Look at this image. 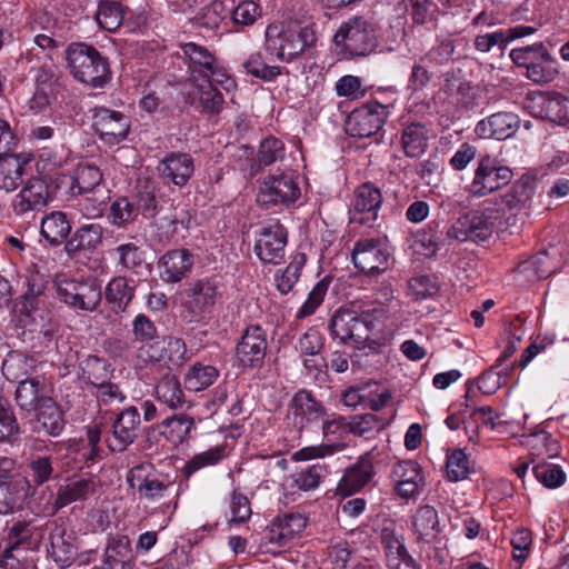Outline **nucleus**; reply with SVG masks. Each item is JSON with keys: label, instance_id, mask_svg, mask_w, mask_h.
I'll list each match as a JSON object with an SVG mask.
<instances>
[{"label": "nucleus", "instance_id": "20", "mask_svg": "<svg viewBox=\"0 0 569 569\" xmlns=\"http://www.w3.org/2000/svg\"><path fill=\"white\" fill-rule=\"evenodd\" d=\"M140 415L136 407H128L118 416L112 426V436L108 439V447L111 451L122 452L137 438Z\"/></svg>", "mask_w": 569, "mask_h": 569}, {"label": "nucleus", "instance_id": "52", "mask_svg": "<svg viewBox=\"0 0 569 569\" xmlns=\"http://www.w3.org/2000/svg\"><path fill=\"white\" fill-rule=\"evenodd\" d=\"M506 339H507L506 346H505V349H503L501 356L498 358L496 365L493 367H491V369L488 372L482 375V377L480 378L481 383L485 385L487 381H492L495 388L499 387L500 386V376L501 375L507 376L509 373V370H510L509 368H502L500 370H498V369L502 367V363L506 359H508L511 355L515 353V351L517 350V346H518L519 341L521 340V337L517 336L515 333L508 332Z\"/></svg>", "mask_w": 569, "mask_h": 569}, {"label": "nucleus", "instance_id": "60", "mask_svg": "<svg viewBox=\"0 0 569 569\" xmlns=\"http://www.w3.org/2000/svg\"><path fill=\"white\" fill-rule=\"evenodd\" d=\"M536 479L546 488L556 489L566 481V473L560 466L553 463H538L532 469Z\"/></svg>", "mask_w": 569, "mask_h": 569}, {"label": "nucleus", "instance_id": "32", "mask_svg": "<svg viewBox=\"0 0 569 569\" xmlns=\"http://www.w3.org/2000/svg\"><path fill=\"white\" fill-rule=\"evenodd\" d=\"M539 114L560 126L569 123V96L547 92L539 96Z\"/></svg>", "mask_w": 569, "mask_h": 569}, {"label": "nucleus", "instance_id": "16", "mask_svg": "<svg viewBox=\"0 0 569 569\" xmlns=\"http://www.w3.org/2000/svg\"><path fill=\"white\" fill-rule=\"evenodd\" d=\"M93 127L100 139L108 144H117L124 140L130 130L128 117L107 108H96L93 111Z\"/></svg>", "mask_w": 569, "mask_h": 569}, {"label": "nucleus", "instance_id": "5", "mask_svg": "<svg viewBox=\"0 0 569 569\" xmlns=\"http://www.w3.org/2000/svg\"><path fill=\"white\" fill-rule=\"evenodd\" d=\"M333 42L341 53L351 57L366 56L377 44L375 30L363 17H351L343 21L335 33Z\"/></svg>", "mask_w": 569, "mask_h": 569}, {"label": "nucleus", "instance_id": "21", "mask_svg": "<svg viewBox=\"0 0 569 569\" xmlns=\"http://www.w3.org/2000/svg\"><path fill=\"white\" fill-rule=\"evenodd\" d=\"M157 170L163 180L183 187L194 172L193 158L186 152H170L159 162Z\"/></svg>", "mask_w": 569, "mask_h": 569}, {"label": "nucleus", "instance_id": "12", "mask_svg": "<svg viewBox=\"0 0 569 569\" xmlns=\"http://www.w3.org/2000/svg\"><path fill=\"white\" fill-rule=\"evenodd\" d=\"M138 358L143 362H157L168 368L181 367L188 360V350L180 338L167 336L152 343L142 345Z\"/></svg>", "mask_w": 569, "mask_h": 569}, {"label": "nucleus", "instance_id": "14", "mask_svg": "<svg viewBox=\"0 0 569 569\" xmlns=\"http://www.w3.org/2000/svg\"><path fill=\"white\" fill-rule=\"evenodd\" d=\"M511 179L512 171L508 167L498 164L490 157H485L475 169L468 191L473 197H483L508 184Z\"/></svg>", "mask_w": 569, "mask_h": 569}, {"label": "nucleus", "instance_id": "35", "mask_svg": "<svg viewBox=\"0 0 569 569\" xmlns=\"http://www.w3.org/2000/svg\"><path fill=\"white\" fill-rule=\"evenodd\" d=\"M154 395L158 401L172 410L182 409L188 403L180 381L174 376L162 377L156 385Z\"/></svg>", "mask_w": 569, "mask_h": 569}, {"label": "nucleus", "instance_id": "39", "mask_svg": "<svg viewBox=\"0 0 569 569\" xmlns=\"http://www.w3.org/2000/svg\"><path fill=\"white\" fill-rule=\"evenodd\" d=\"M104 559L116 569H129L133 559L131 541L126 535L111 537L104 550Z\"/></svg>", "mask_w": 569, "mask_h": 569}, {"label": "nucleus", "instance_id": "59", "mask_svg": "<svg viewBox=\"0 0 569 569\" xmlns=\"http://www.w3.org/2000/svg\"><path fill=\"white\" fill-rule=\"evenodd\" d=\"M109 375L110 370L108 363L97 357H92L84 361L81 379L86 383L97 388L109 379Z\"/></svg>", "mask_w": 569, "mask_h": 569}, {"label": "nucleus", "instance_id": "62", "mask_svg": "<svg viewBox=\"0 0 569 569\" xmlns=\"http://www.w3.org/2000/svg\"><path fill=\"white\" fill-rule=\"evenodd\" d=\"M363 393H367L365 399V408L371 409L373 411L381 410L391 399L390 390L386 386L376 381L363 385Z\"/></svg>", "mask_w": 569, "mask_h": 569}, {"label": "nucleus", "instance_id": "64", "mask_svg": "<svg viewBox=\"0 0 569 569\" xmlns=\"http://www.w3.org/2000/svg\"><path fill=\"white\" fill-rule=\"evenodd\" d=\"M137 210L128 199L116 200L110 208V218L113 224L123 227L137 218Z\"/></svg>", "mask_w": 569, "mask_h": 569}, {"label": "nucleus", "instance_id": "23", "mask_svg": "<svg viewBox=\"0 0 569 569\" xmlns=\"http://www.w3.org/2000/svg\"><path fill=\"white\" fill-rule=\"evenodd\" d=\"M187 296L186 306L194 316L209 312L220 298L217 283L209 279L190 283Z\"/></svg>", "mask_w": 569, "mask_h": 569}, {"label": "nucleus", "instance_id": "47", "mask_svg": "<svg viewBox=\"0 0 569 569\" xmlns=\"http://www.w3.org/2000/svg\"><path fill=\"white\" fill-rule=\"evenodd\" d=\"M380 540L385 552L386 565L391 563V566H393L399 557L408 553L403 536L397 531L392 523L382 527Z\"/></svg>", "mask_w": 569, "mask_h": 569}, {"label": "nucleus", "instance_id": "15", "mask_svg": "<svg viewBox=\"0 0 569 569\" xmlns=\"http://www.w3.org/2000/svg\"><path fill=\"white\" fill-rule=\"evenodd\" d=\"M287 230L279 222L261 228L254 244V252L264 263H278L284 256Z\"/></svg>", "mask_w": 569, "mask_h": 569}, {"label": "nucleus", "instance_id": "48", "mask_svg": "<svg viewBox=\"0 0 569 569\" xmlns=\"http://www.w3.org/2000/svg\"><path fill=\"white\" fill-rule=\"evenodd\" d=\"M229 16L226 0H212L204 6L196 17L197 24L208 30H217Z\"/></svg>", "mask_w": 569, "mask_h": 569}, {"label": "nucleus", "instance_id": "9", "mask_svg": "<svg viewBox=\"0 0 569 569\" xmlns=\"http://www.w3.org/2000/svg\"><path fill=\"white\" fill-rule=\"evenodd\" d=\"M390 103L371 100L352 110L346 120V132L355 138H370L386 123Z\"/></svg>", "mask_w": 569, "mask_h": 569}, {"label": "nucleus", "instance_id": "37", "mask_svg": "<svg viewBox=\"0 0 569 569\" xmlns=\"http://www.w3.org/2000/svg\"><path fill=\"white\" fill-rule=\"evenodd\" d=\"M194 83L193 98L206 113H219L224 103V98L208 79L192 81Z\"/></svg>", "mask_w": 569, "mask_h": 569}, {"label": "nucleus", "instance_id": "30", "mask_svg": "<svg viewBox=\"0 0 569 569\" xmlns=\"http://www.w3.org/2000/svg\"><path fill=\"white\" fill-rule=\"evenodd\" d=\"M181 50L184 58L188 60V68L192 81L200 80L217 61L213 53L207 47L196 42L181 44Z\"/></svg>", "mask_w": 569, "mask_h": 569}, {"label": "nucleus", "instance_id": "25", "mask_svg": "<svg viewBox=\"0 0 569 569\" xmlns=\"http://www.w3.org/2000/svg\"><path fill=\"white\" fill-rule=\"evenodd\" d=\"M559 252L551 248V251H541L521 262L517 268V273L528 281H536L549 277L559 269Z\"/></svg>", "mask_w": 569, "mask_h": 569}, {"label": "nucleus", "instance_id": "49", "mask_svg": "<svg viewBox=\"0 0 569 569\" xmlns=\"http://www.w3.org/2000/svg\"><path fill=\"white\" fill-rule=\"evenodd\" d=\"M228 456L227 448L223 445L214 446L206 451L194 455L183 467V475L189 478L202 468L218 465Z\"/></svg>", "mask_w": 569, "mask_h": 569}, {"label": "nucleus", "instance_id": "33", "mask_svg": "<svg viewBox=\"0 0 569 569\" xmlns=\"http://www.w3.org/2000/svg\"><path fill=\"white\" fill-rule=\"evenodd\" d=\"M536 191L535 180L522 176L503 193L502 202L509 210H522L530 206Z\"/></svg>", "mask_w": 569, "mask_h": 569}, {"label": "nucleus", "instance_id": "31", "mask_svg": "<svg viewBox=\"0 0 569 569\" xmlns=\"http://www.w3.org/2000/svg\"><path fill=\"white\" fill-rule=\"evenodd\" d=\"M429 130L421 122H410L401 130L400 144L409 158H420L428 148Z\"/></svg>", "mask_w": 569, "mask_h": 569}, {"label": "nucleus", "instance_id": "29", "mask_svg": "<svg viewBox=\"0 0 569 569\" xmlns=\"http://www.w3.org/2000/svg\"><path fill=\"white\" fill-rule=\"evenodd\" d=\"M307 526V518L301 513H288L272 522L268 539L271 543L284 546L298 537Z\"/></svg>", "mask_w": 569, "mask_h": 569}, {"label": "nucleus", "instance_id": "46", "mask_svg": "<svg viewBox=\"0 0 569 569\" xmlns=\"http://www.w3.org/2000/svg\"><path fill=\"white\" fill-rule=\"evenodd\" d=\"M219 377V371L211 365L194 363L184 376V386L190 391H201L210 387Z\"/></svg>", "mask_w": 569, "mask_h": 569}, {"label": "nucleus", "instance_id": "43", "mask_svg": "<svg viewBox=\"0 0 569 569\" xmlns=\"http://www.w3.org/2000/svg\"><path fill=\"white\" fill-rule=\"evenodd\" d=\"M126 8L117 0L99 1L96 12V21L102 29L113 32L124 19Z\"/></svg>", "mask_w": 569, "mask_h": 569}, {"label": "nucleus", "instance_id": "57", "mask_svg": "<svg viewBox=\"0 0 569 569\" xmlns=\"http://www.w3.org/2000/svg\"><path fill=\"white\" fill-rule=\"evenodd\" d=\"M243 68L247 73L264 81H272L281 73L280 67L268 64L261 52L251 53L243 62Z\"/></svg>", "mask_w": 569, "mask_h": 569}, {"label": "nucleus", "instance_id": "2", "mask_svg": "<svg viewBox=\"0 0 569 569\" xmlns=\"http://www.w3.org/2000/svg\"><path fill=\"white\" fill-rule=\"evenodd\" d=\"M316 42V33L310 27L296 23H270L264 32V49L282 62H290Z\"/></svg>", "mask_w": 569, "mask_h": 569}, {"label": "nucleus", "instance_id": "51", "mask_svg": "<svg viewBox=\"0 0 569 569\" xmlns=\"http://www.w3.org/2000/svg\"><path fill=\"white\" fill-rule=\"evenodd\" d=\"M102 181V173L99 168L81 163L77 167L71 189L79 194L93 191L100 186Z\"/></svg>", "mask_w": 569, "mask_h": 569}, {"label": "nucleus", "instance_id": "61", "mask_svg": "<svg viewBox=\"0 0 569 569\" xmlns=\"http://www.w3.org/2000/svg\"><path fill=\"white\" fill-rule=\"evenodd\" d=\"M447 477L450 481H460L468 477L470 467L469 459L462 449H455L447 455Z\"/></svg>", "mask_w": 569, "mask_h": 569}, {"label": "nucleus", "instance_id": "42", "mask_svg": "<svg viewBox=\"0 0 569 569\" xmlns=\"http://www.w3.org/2000/svg\"><path fill=\"white\" fill-rule=\"evenodd\" d=\"M43 386L36 379L20 381L16 389L18 406L27 411L37 410L43 399L50 398L43 395Z\"/></svg>", "mask_w": 569, "mask_h": 569}, {"label": "nucleus", "instance_id": "11", "mask_svg": "<svg viewBox=\"0 0 569 569\" xmlns=\"http://www.w3.org/2000/svg\"><path fill=\"white\" fill-rule=\"evenodd\" d=\"M300 194V187L293 173L270 174L260 184L257 201L269 208L279 203H293Z\"/></svg>", "mask_w": 569, "mask_h": 569}, {"label": "nucleus", "instance_id": "36", "mask_svg": "<svg viewBox=\"0 0 569 569\" xmlns=\"http://www.w3.org/2000/svg\"><path fill=\"white\" fill-rule=\"evenodd\" d=\"M413 530L418 539L435 542L440 532L438 511L428 505L420 507L413 517Z\"/></svg>", "mask_w": 569, "mask_h": 569}, {"label": "nucleus", "instance_id": "41", "mask_svg": "<svg viewBox=\"0 0 569 569\" xmlns=\"http://www.w3.org/2000/svg\"><path fill=\"white\" fill-rule=\"evenodd\" d=\"M94 490V483L90 479H71L59 487L56 499V507L63 508L71 502L86 499Z\"/></svg>", "mask_w": 569, "mask_h": 569}, {"label": "nucleus", "instance_id": "63", "mask_svg": "<svg viewBox=\"0 0 569 569\" xmlns=\"http://www.w3.org/2000/svg\"><path fill=\"white\" fill-rule=\"evenodd\" d=\"M103 229L98 223H90L79 228L74 234L77 249H93L101 243Z\"/></svg>", "mask_w": 569, "mask_h": 569}, {"label": "nucleus", "instance_id": "22", "mask_svg": "<svg viewBox=\"0 0 569 569\" xmlns=\"http://www.w3.org/2000/svg\"><path fill=\"white\" fill-rule=\"evenodd\" d=\"M520 119L512 112H497L476 126V133L482 139L505 140L512 137L518 130Z\"/></svg>", "mask_w": 569, "mask_h": 569}, {"label": "nucleus", "instance_id": "40", "mask_svg": "<svg viewBox=\"0 0 569 569\" xmlns=\"http://www.w3.org/2000/svg\"><path fill=\"white\" fill-rule=\"evenodd\" d=\"M37 412L38 423L50 436H59L64 428V419L62 411L51 399H43L40 407L34 410Z\"/></svg>", "mask_w": 569, "mask_h": 569}, {"label": "nucleus", "instance_id": "54", "mask_svg": "<svg viewBox=\"0 0 569 569\" xmlns=\"http://www.w3.org/2000/svg\"><path fill=\"white\" fill-rule=\"evenodd\" d=\"M392 313H396L392 308L363 302L359 318L369 333V331H381Z\"/></svg>", "mask_w": 569, "mask_h": 569}, {"label": "nucleus", "instance_id": "19", "mask_svg": "<svg viewBox=\"0 0 569 569\" xmlns=\"http://www.w3.org/2000/svg\"><path fill=\"white\" fill-rule=\"evenodd\" d=\"M330 332L333 339H339L343 343H362L369 337L366 325L353 310H338L330 320Z\"/></svg>", "mask_w": 569, "mask_h": 569}, {"label": "nucleus", "instance_id": "18", "mask_svg": "<svg viewBox=\"0 0 569 569\" xmlns=\"http://www.w3.org/2000/svg\"><path fill=\"white\" fill-rule=\"evenodd\" d=\"M266 351V331L260 326L248 327L237 346L238 360L246 367H256L262 363Z\"/></svg>", "mask_w": 569, "mask_h": 569}, {"label": "nucleus", "instance_id": "24", "mask_svg": "<svg viewBox=\"0 0 569 569\" xmlns=\"http://www.w3.org/2000/svg\"><path fill=\"white\" fill-rule=\"evenodd\" d=\"M51 558L60 566H69L78 553L77 536L72 530L56 526L49 536Z\"/></svg>", "mask_w": 569, "mask_h": 569}, {"label": "nucleus", "instance_id": "53", "mask_svg": "<svg viewBox=\"0 0 569 569\" xmlns=\"http://www.w3.org/2000/svg\"><path fill=\"white\" fill-rule=\"evenodd\" d=\"M262 9L253 0H240L232 8H229V16L232 23L237 27L253 26L261 17Z\"/></svg>", "mask_w": 569, "mask_h": 569}, {"label": "nucleus", "instance_id": "27", "mask_svg": "<svg viewBox=\"0 0 569 569\" xmlns=\"http://www.w3.org/2000/svg\"><path fill=\"white\" fill-rule=\"evenodd\" d=\"M193 256L187 249H176L168 251L160 259L162 268L161 278L164 282L177 283L186 278L193 266Z\"/></svg>", "mask_w": 569, "mask_h": 569}, {"label": "nucleus", "instance_id": "34", "mask_svg": "<svg viewBox=\"0 0 569 569\" xmlns=\"http://www.w3.org/2000/svg\"><path fill=\"white\" fill-rule=\"evenodd\" d=\"M36 527L31 521L14 520L7 522L4 529L6 552L13 551L19 547L30 549L34 543Z\"/></svg>", "mask_w": 569, "mask_h": 569}, {"label": "nucleus", "instance_id": "10", "mask_svg": "<svg viewBox=\"0 0 569 569\" xmlns=\"http://www.w3.org/2000/svg\"><path fill=\"white\" fill-rule=\"evenodd\" d=\"M56 188L43 177H32L21 187L12 198L11 208L17 216L43 210L54 197Z\"/></svg>", "mask_w": 569, "mask_h": 569}, {"label": "nucleus", "instance_id": "45", "mask_svg": "<svg viewBox=\"0 0 569 569\" xmlns=\"http://www.w3.org/2000/svg\"><path fill=\"white\" fill-rule=\"evenodd\" d=\"M192 427V418L184 415H176L160 423L159 432L172 445H179L186 440Z\"/></svg>", "mask_w": 569, "mask_h": 569}, {"label": "nucleus", "instance_id": "38", "mask_svg": "<svg viewBox=\"0 0 569 569\" xmlns=\"http://www.w3.org/2000/svg\"><path fill=\"white\" fill-rule=\"evenodd\" d=\"M71 226L61 211H52L41 219V236L50 244H60L70 233Z\"/></svg>", "mask_w": 569, "mask_h": 569}, {"label": "nucleus", "instance_id": "7", "mask_svg": "<svg viewBox=\"0 0 569 569\" xmlns=\"http://www.w3.org/2000/svg\"><path fill=\"white\" fill-rule=\"evenodd\" d=\"M58 298L77 312L94 311L102 299L101 287L96 280H76L58 277L56 280Z\"/></svg>", "mask_w": 569, "mask_h": 569}, {"label": "nucleus", "instance_id": "4", "mask_svg": "<svg viewBox=\"0 0 569 569\" xmlns=\"http://www.w3.org/2000/svg\"><path fill=\"white\" fill-rule=\"evenodd\" d=\"M509 57L517 67L526 69V77L532 82L548 83L558 74L557 60L543 42L513 48Z\"/></svg>", "mask_w": 569, "mask_h": 569}, {"label": "nucleus", "instance_id": "55", "mask_svg": "<svg viewBox=\"0 0 569 569\" xmlns=\"http://www.w3.org/2000/svg\"><path fill=\"white\" fill-rule=\"evenodd\" d=\"M526 445L531 450V453L537 457L555 458L559 453L558 441L545 430L531 433L527 438Z\"/></svg>", "mask_w": 569, "mask_h": 569}, {"label": "nucleus", "instance_id": "1", "mask_svg": "<svg viewBox=\"0 0 569 569\" xmlns=\"http://www.w3.org/2000/svg\"><path fill=\"white\" fill-rule=\"evenodd\" d=\"M127 482L140 501L154 505L159 512L168 513L169 519L174 515L179 490L152 463L142 462L132 467L127 473Z\"/></svg>", "mask_w": 569, "mask_h": 569}, {"label": "nucleus", "instance_id": "56", "mask_svg": "<svg viewBox=\"0 0 569 569\" xmlns=\"http://www.w3.org/2000/svg\"><path fill=\"white\" fill-rule=\"evenodd\" d=\"M23 166L17 159L0 161V190L14 191L22 184Z\"/></svg>", "mask_w": 569, "mask_h": 569}, {"label": "nucleus", "instance_id": "44", "mask_svg": "<svg viewBox=\"0 0 569 569\" xmlns=\"http://www.w3.org/2000/svg\"><path fill=\"white\" fill-rule=\"evenodd\" d=\"M136 281L126 277L113 278L106 288L107 300L123 311L134 297Z\"/></svg>", "mask_w": 569, "mask_h": 569}, {"label": "nucleus", "instance_id": "50", "mask_svg": "<svg viewBox=\"0 0 569 569\" xmlns=\"http://www.w3.org/2000/svg\"><path fill=\"white\" fill-rule=\"evenodd\" d=\"M307 261L305 253H296L289 264L274 276L276 287L281 295H287L292 290L300 277V271Z\"/></svg>", "mask_w": 569, "mask_h": 569}, {"label": "nucleus", "instance_id": "13", "mask_svg": "<svg viewBox=\"0 0 569 569\" xmlns=\"http://www.w3.org/2000/svg\"><path fill=\"white\" fill-rule=\"evenodd\" d=\"M391 253L380 239H359L352 249L353 266L367 274H378L389 268Z\"/></svg>", "mask_w": 569, "mask_h": 569}, {"label": "nucleus", "instance_id": "26", "mask_svg": "<svg viewBox=\"0 0 569 569\" xmlns=\"http://www.w3.org/2000/svg\"><path fill=\"white\" fill-rule=\"evenodd\" d=\"M326 415L323 406L317 401L310 391H298L291 401L289 417L293 425L302 429L308 422L317 421Z\"/></svg>", "mask_w": 569, "mask_h": 569}, {"label": "nucleus", "instance_id": "17", "mask_svg": "<svg viewBox=\"0 0 569 569\" xmlns=\"http://www.w3.org/2000/svg\"><path fill=\"white\" fill-rule=\"evenodd\" d=\"M381 203L382 196L377 187L371 183L361 184L355 191L350 220L360 224L372 226Z\"/></svg>", "mask_w": 569, "mask_h": 569}, {"label": "nucleus", "instance_id": "8", "mask_svg": "<svg viewBox=\"0 0 569 569\" xmlns=\"http://www.w3.org/2000/svg\"><path fill=\"white\" fill-rule=\"evenodd\" d=\"M16 462L9 457H0V515L20 508L30 493V482L14 472Z\"/></svg>", "mask_w": 569, "mask_h": 569}, {"label": "nucleus", "instance_id": "58", "mask_svg": "<svg viewBox=\"0 0 569 569\" xmlns=\"http://www.w3.org/2000/svg\"><path fill=\"white\" fill-rule=\"evenodd\" d=\"M327 469L321 463H315L292 476L295 486L302 491L316 489L326 477Z\"/></svg>", "mask_w": 569, "mask_h": 569}, {"label": "nucleus", "instance_id": "6", "mask_svg": "<svg viewBox=\"0 0 569 569\" xmlns=\"http://www.w3.org/2000/svg\"><path fill=\"white\" fill-rule=\"evenodd\" d=\"M496 211L491 207H483L471 210L460 216L447 230V238L450 240L465 241H486L496 227Z\"/></svg>", "mask_w": 569, "mask_h": 569}, {"label": "nucleus", "instance_id": "28", "mask_svg": "<svg viewBox=\"0 0 569 569\" xmlns=\"http://www.w3.org/2000/svg\"><path fill=\"white\" fill-rule=\"evenodd\" d=\"M375 470L369 458L362 457L357 463L349 467L338 483V492L342 496H352L360 491L373 477Z\"/></svg>", "mask_w": 569, "mask_h": 569}, {"label": "nucleus", "instance_id": "3", "mask_svg": "<svg viewBox=\"0 0 569 569\" xmlns=\"http://www.w3.org/2000/svg\"><path fill=\"white\" fill-rule=\"evenodd\" d=\"M67 62L74 79L88 86L102 88L110 80L108 61L91 46L70 44L67 50Z\"/></svg>", "mask_w": 569, "mask_h": 569}]
</instances>
